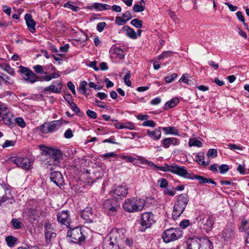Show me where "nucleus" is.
I'll return each mask as SVG.
<instances>
[{
  "mask_svg": "<svg viewBox=\"0 0 249 249\" xmlns=\"http://www.w3.org/2000/svg\"><path fill=\"white\" fill-rule=\"evenodd\" d=\"M189 220H184L180 222L179 223V226L183 229L186 228L189 224Z\"/></svg>",
  "mask_w": 249,
  "mask_h": 249,
  "instance_id": "61",
  "label": "nucleus"
},
{
  "mask_svg": "<svg viewBox=\"0 0 249 249\" xmlns=\"http://www.w3.org/2000/svg\"><path fill=\"white\" fill-rule=\"evenodd\" d=\"M62 88V84L61 81H57L49 86L44 89L43 93L45 94L52 93H59Z\"/></svg>",
  "mask_w": 249,
  "mask_h": 249,
  "instance_id": "12",
  "label": "nucleus"
},
{
  "mask_svg": "<svg viewBox=\"0 0 249 249\" xmlns=\"http://www.w3.org/2000/svg\"><path fill=\"white\" fill-rule=\"evenodd\" d=\"M13 162L19 167L28 170L30 167V160L26 157H15L12 160Z\"/></svg>",
  "mask_w": 249,
  "mask_h": 249,
  "instance_id": "13",
  "label": "nucleus"
},
{
  "mask_svg": "<svg viewBox=\"0 0 249 249\" xmlns=\"http://www.w3.org/2000/svg\"><path fill=\"white\" fill-rule=\"evenodd\" d=\"M178 77V74L176 73L171 74L170 76H166L164 80L167 83H170L174 81Z\"/></svg>",
  "mask_w": 249,
  "mask_h": 249,
  "instance_id": "43",
  "label": "nucleus"
},
{
  "mask_svg": "<svg viewBox=\"0 0 249 249\" xmlns=\"http://www.w3.org/2000/svg\"><path fill=\"white\" fill-rule=\"evenodd\" d=\"M33 69L38 74H44L45 72L44 71L43 67L41 65H36L33 67Z\"/></svg>",
  "mask_w": 249,
  "mask_h": 249,
  "instance_id": "46",
  "label": "nucleus"
},
{
  "mask_svg": "<svg viewBox=\"0 0 249 249\" xmlns=\"http://www.w3.org/2000/svg\"><path fill=\"white\" fill-rule=\"evenodd\" d=\"M215 217L212 215H210L206 222L204 224V229L207 232L210 231L213 228V225L215 221Z\"/></svg>",
  "mask_w": 249,
  "mask_h": 249,
  "instance_id": "28",
  "label": "nucleus"
},
{
  "mask_svg": "<svg viewBox=\"0 0 249 249\" xmlns=\"http://www.w3.org/2000/svg\"><path fill=\"white\" fill-rule=\"evenodd\" d=\"M127 189L123 186H118L111 192L110 194L116 199L124 197L127 194Z\"/></svg>",
  "mask_w": 249,
  "mask_h": 249,
  "instance_id": "14",
  "label": "nucleus"
},
{
  "mask_svg": "<svg viewBox=\"0 0 249 249\" xmlns=\"http://www.w3.org/2000/svg\"><path fill=\"white\" fill-rule=\"evenodd\" d=\"M123 129L127 128V129H129L130 130L134 129V127H135L134 124L130 122L123 123Z\"/></svg>",
  "mask_w": 249,
  "mask_h": 249,
  "instance_id": "51",
  "label": "nucleus"
},
{
  "mask_svg": "<svg viewBox=\"0 0 249 249\" xmlns=\"http://www.w3.org/2000/svg\"><path fill=\"white\" fill-rule=\"evenodd\" d=\"M4 112L5 113H3L2 115V120L4 124L11 128L15 126V123L14 122L15 118L14 115L9 110H6Z\"/></svg>",
  "mask_w": 249,
  "mask_h": 249,
  "instance_id": "17",
  "label": "nucleus"
},
{
  "mask_svg": "<svg viewBox=\"0 0 249 249\" xmlns=\"http://www.w3.org/2000/svg\"><path fill=\"white\" fill-rule=\"evenodd\" d=\"M126 21L123 18V17H117L115 19V22L119 25H122L126 23Z\"/></svg>",
  "mask_w": 249,
  "mask_h": 249,
  "instance_id": "52",
  "label": "nucleus"
},
{
  "mask_svg": "<svg viewBox=\"0 0 249 249\" xmlns=\"http://www.w3.org/2000/svg\"><path fill=\"white\" fill-rule=\"evenodd\" d=\"M81 216L83 219L88 222H91L93 221V215L90 208H86L81 212Z\"/></svg>",
  "mask_w": 249,
  "mask_h": 249,
  "instance_id": "23",
  "label": "nucleus"
},
{
  "mask_svg": "<svg viewBox=\"0 0 249 249\" xmlns=\"http://www.w3.org/2000/svg\"><path fill=\"white\" fill-rule=\"evenodd\" d=\"M173 173L177 174L178 176L186 178H191V174L189 173L187 170L185 168L184 166H180L174 164Z\"/></svg>",
  "mask_w": 249,
  "mask_h": 249,
  "instance_id": "16",
  "label": "nucleus"
},
{
  "mask_svg": "<svg viewBox=\"0 0 249 249\" xmlns=\"http://www.w3.org/2000/svg\"><path fill=\"white\" fill-rule=\"evenodd\" d=\"M164 169H162L163 171L165 172H170L173 173V170L174 168V164L171 165H166L165 167H163Z\"/></svg>",
  "mask_w": 249,
  "mask_h": 249,
  "instance_id": "62",
  "label": "nucleus"
},
{
  "mask_svg": "<svg viewBox=\"0 0 249 249\" xmlns=\"http://www.w3.org/2000/svg\"><path fill=\"white\" fill-rule=\"evenodd\" d=\"M189 201L188 196L185 194H182L178 196L172 213V216L174 219H177L184 212Z\"/></svg>",
  "mask_w": 249,
  "mask_h": 249,
  "instance_id": "3",
  "label": "nucleus"
},
{
  "mask_svg": "<svg viewBox=\"0 0 249 249\" xmlns=\"http://www.w3.org/2000/svg\"><path fill=\"white\" fill-rule=\"evenodd\" d=\"M122 17L126 21L130 19L132 17L131 13L129 11H126L123 15Z\"/></svg>",
  "mask_w": 249,
  "mask_h": 249,
  "instance_id": "59",
  "label": "nucleus"
},
{
  "mask_svg": "<svg viewBox=\"0 0 249 249\" xmlns=\"http://www.w3.org/2000/svg\"><path fill=\"white\" fill-rule=\"evenodd\" d=\"M87 115L91 118L96 119L97 117L96 113L91 110H88L86 112Z\"/></svg>",
  "mask_w": 249,
  "mask_h": 249,
  "instance_id": "55",
  "label": "nucleus"
},
{
  "mask_svg": "<svg viewBox=\"0 0 249 249\" xmlns=\"http://www.w3.org/2000/svg\"><path fill=\"white\" fill-rule=\"evenodd\" d=\"M154 222V216L152 213H143L140 219V226L139 227L138 231L141 232L144 231L147 229L150 228Z\"/></svg>",
  "mask_w": 249,
  "mask_h": 249,
  "instance_id": "7",
  "label": "nucleus"
},
{
  "mask_svg": "<svg viewBox=\"0 0 249 249\" xmlns=\"http://www.w3.org/2000/svg\"><path fill=\"white\" fill-rule=\"evenodd\" d=\"M111 51L112 54L119 59H122L124 56V52L120 47H114L111 48Z\"/></svg>",
  "mask_w": 249,
  "mask_h": 249,
  "instance_id": "33",
  "label": "nucleus"
},
{
  "mask_svg": "<svg viewBox=\"0 0 249 249\" xmlns=\"http://www.w3.org/2000/svg\"><path fill=\"white\" fill-rule=\"evenodd\" d=\"M11 224L15 229H20L23 225L18 218H13L11 221Z\"/></svg>",
  "mask_w": 249,
  "mask_h": 249,
  "instance_id": "35",
  "label": "nucleus"
},
{
  "mask_svg": "<svg viewBox=\"0 0 249 249\" xmlns=\"http://www.w3.org/2000/svg\"><path fill=\"white\" fill-rule=\"evenodd\" d=\"M106 5H105V4L103 3H95L93 6V7L99 10V11H102L104 10V8H105V6Z\"/></svg>",
  "mask_w": 249,
  "mask_h": 249,
  "instance_id": "53",
  "label": "nucleus"
},
{
  "mask_svg": "<svg viewBox=\"0 0 249 249\" xmlns=\"http://www.w3.org/2000/svg\"><path fill=\"white\" fill-rule=\"evenodd\" d=\"M2 9L5 14L8 16L10 15L11 13V9L10 7L6 5H3L2 6Z\"/></svg>",
  "mask_w": 249,
  "mask_h": 249,
  "instance_id": "63",
  "label": "nucleus"
},
{
  "mask_svg": "<svg viewBox=\"0 0 249 249\" xmlns=\"http://www.w3.org/2000/svg\"><path fill=\"white\" fill-rule=\"evenodd\" d=\"M182 237V231L179 228H170L163 232L162 238L166 243L176 241Z\"/></svg>",
  "mask_w": 249,
  "mask_h": 249,
  "instance_id": "5",
  "label": "nucleus"
},
{
  "mask_svg": "<svg viewBox=\"0 0 249 249\" xmlns=\"http://www.w3.org/2000/svg\"><path fill=\"white\" fill-rule=\"evenodd\" d=\"M56 70L55 67H52V71H54L52 73H48L47 72H45L44 74L45 75L40 76L41 77V81H50L53 79H55L57 78H58L60 76V74L57 72H55V71Z\"/></svg>",
  "mask_w": 249,
  "mask_h": 249,
  "instance_id": "22",
  "label": "nucleus"
},
{
  "mask_svg": "<svg viewBox=\"0 0 249 249\" xmlns=\"http://www.w3.org/2000/svg\"><path fill=\"white\" fill-rule=\"evenodd\" d=\"M15 144V142L13 141L6 140L2 145L3 148H5L9 146H13Z\"/></svg>",
  "mask_w": 249,
  "mask_h": 249,
  "instance_id": "58",
  "label": "nucleus"
},
{
  "mask_svg": "<svg viewBox=\"0 0 249 249\" xmlns=\"http://www.w3.org/2000/svg\"><path fill=\"white\" fill-rule=\"evenodd\" d=\"M191 179H196L198 180L200 184L210 183L215 185H216V183L213 179L211 178H206L198 175L194 176L193 177H191Z\"/></svg>",
  "mask_w": 249,
  "mask_h": 249,
  "instance_id": "27",
  "label": "nucleus"
},
{
  "mask_svg": "<svg viewBox=\"0 0 249 249\" xmlns=\"http://www.w3.org/2000/svg\"><path fill=\"white\" fill-rule=\"evenodd\" d=\"M11 197L10 191L5 184H0V206Z\"/></svg>",
  "mask_w": 249,
  "mask_h": 249,
  "instance_id": "15",
  "label": "nucleus"
},
{
  "mask_svg": "<svg viewBox=\"0 0 249 249\" xmlns=\"http://www.w3.org/2000/svg\"><path fill=\"white\" fill-rule=\"evenodd\" d=\"M133 10L135 12H141L144 10V6L140 4H134L133 6Z\"/></svg>",
  "mask_w": 249,
  "mask_h": 249,
  "instance_id": "49",
  "label": "nucleus"
},
{
  "mask_svg": "<svg viewBox=\"0 0 249 249\" xmlns=\"http://www.w3.org/2000/svg\"><path fill=\"white\" fill-rule=\"evenodd\" d=\"M161 127H159L158 128L155 129L154 130L150 131L148 130L147 131V134L148 136L155 140H158L161 137Z\"/></svg>",
  "mask_w": 249,
  "mask_h": 249,
  "instance_id": "26",
  "label": "nucleus"
},
{
  "mask_svg": "<svg viewBox=\"0 0 249 249\" xmlns=\"http://www.w3.org/2000/svg\"><path fill=\"white\" fill-rule=\"evenodd\" d=\"M142 125L154 127L155 126L156 124H155V122L152 120H147V121H144L142 123Z\"/></svg>",
  "mask_w": 249,
  "mask_h": 249,
  "instance_id": "54",
  "label": "nucleus"
},
{
  "mask_svg": "<svg viewBox=\"0 0 249 249\" xmlns=\"http://www.w3.org/2000/svg\"><path fill=\"white\" fill-rule=\"evenodd\" d=\"M161 145L164 148H168L170 146H177L179 144L180 141L174 137L166 138L162 140Z\"/></svg>",
  "mask_w": 249,
  "mask_h": 249,
  "instance_id": "19",
  "label": "nucleus"
},
{
  "mask_svg": "<svg viewBox=\"0 0 249 249\" xmlns=\"http://www.w3.org/2000/svg\"><path fill=\"white\" fill-rule=\"evenodd\" d=\"M158 183L161 188H165L168 185V182L165 178H162L158 180Z\"/></svg>",
  "mask_w": 249,
  "mask_h": 249,
  "instance_id": "50",
  "label": "nucleus"
},
{
  "mask_svg": "<svg viewBox=\"0 0 249 249\" xmlns=\"http://www.w3.org/2000/svg\"><path fill=\"white\" fill-rule=\"evenodd\" d=\"M87 85L88 83L86 81H83L81 82L79 87L80 92L86 96L89 95V92H87L88 90L86 88Z\"/></svg>",
  "mask_w": 249,
  "mask_h": 249,
  "instance_id": "34",
  "label": "nucleus"
},
{
  "mask_svg": "<svg viewBox=\"0 0 249 249\" xmlns=\"http://www.w3.org/2000/svg\"><path fill=\"white\" fill-rule=\"evenodd\" d=\"M56 216L57 221L59 224L65 225L68 228L70 227L71 218L68 210L59 211L57 212Z\"/></svg>",
  "mask_w": 249,
  "mask_h": 249,
  "instance_id": "11",
  "label": "nucleus"
},
{
  "mask_svg": "<svg viewBox=\"0 0 249 249\" xmlns=\"http://www.w3.org/2000/svg\"><path fill=\"white\" fill-rule=\"evenodd\" d=\"M71 108L74 111L76 114L79 116L82 117L84 115V113L80 110L77 106L74 103L71 102Z\"/></svg>",
  "mask_w": 249,
  "mask_h": 249,
  "instance_id": "37",
  "label": "nucleus"
},
{
  "mask_svg": "<svg viewBox=\"0 0 249 249\" xmlns=\"http://www.w3.org/2000/svg\"><path fill=\"white\" fill-rule=\"evenodd\" d=\"M118 233L112 232L107 235L103 241L104 249H120V239L117 238Z\"/></svg>",
  "mask_w": 249,
  "mask_h": 249,
  "instance_id": "4",
  "label": "nucleus"
},
{
  "mask_svg": "<svg viewBox=\"0 0 249 249\" xmlns=\"http://www.w3.org/2000/svg\"><path fill=\"white\" fill-rule=\"evenodd\" d=\"M95 103L97 104V106L101 108H106V105L103 102L100 101L98 99H95Z\"/></svg>",
  "mask_w": 249,
  "mask_h": 249,
  "instance_id": "64",
  "label": "nucleus"
},
{
  "mask_svg": "<svg viewBox=\"0 0 249 249\" xmlns=\"http://www.w3.org/2000/svg\"><path fill=\"white\" fill-rule=\"evenodd\" d=\"M18 71L23 79L28 83L34 84L37 81H41L40 76L36 75L28 68L21 66L19 67Z\"/></svg>",
  "mask_w": 249,
  "mask_h": 249,
  "instance_id": "6",
  "label": "nucleus"
},
{
  "mask_svg": "<svg viewBox=\"0 0 249 249\" xmlns=\"http://www.w3.org/2000/svg\"><path fill=\"white\" fill-rule=\"evenodd\" d=\"M25 20L29 30L33 33L35 31L36 23L33 19L32 17L30 14H26L25 15Z\"/></svg>",
  "mask_w": 249,
  "mask_h": 249,
  "instance_id": "24",
  "label": "nucleus"
},
{
  "mask_svg": "<svg viewBox=\"0 0 249 249\" xmlns=\"http://www.w3.org/2000/svg\"><path fill=\"white\" fill-rule=\"evenodd\" d=\"M161 129L166 135L172 134L179 136L178 130L174 126L163 127Z\"/></svg>",
  "mask_w": 249,
  "mask_h": 249,
  "instance_id": "31",
  "label": "nucleus"
},
{
  "mask_svg": "<svg viewBox=\"0 0 249 249\" xmlns=\"http://www.w3.org/2000/svg\"><path fill=\"white\" fill-rule=\"evenodd\" d=\"M219 170L220 174H224L229 171V168L227 164H222L219 167Z\"/></svg>",
  "mask_w": 249,
  "mask_h": 249,
  "instance_id": "48",
  "label": "nucleus"
},
{
  "mask_svg": "<svg viewBox=\"0 0 249 249\" xmlns=\"http://www.w3.org/2000/svg\"><path fill=\"white\" fill-rule=\"evenodd\" d=\"M208 158H214L217 156V152L215 149H210L207 154Z\"/></svg>",
  "mask_w": 249,
  "mask_h": 249,
  "instance_id": "44",
  "label": "nucleus"
},
{
  "mask_svg": "<svg viewBox=\"0 0 249 249\" xmlns=\"http://www.w3.org/2000/svg\"><path fill=\"white\" fill-rule=\"evenodd\" d=\"M67 86L69 89L71 90L73 94L75 95L76 91L75 90V86L74 84L71 82H69L67 84Z\"/></svg>",
  "mask_w": 249,
  "mask_h": 249,
  "instance_id": "60",
  "label": "nucleus"
},
{
  "mask_svg": "<svg viewBox=\"0 0 249 249\" xmlns=\"http://www.w3.org/2000/svg\"><path fill=\"white\" fill-rule=\"evenodd\" d=\"M178 102L179 100L178 98H174L166 102L165 105V108L173 107L177 105Z\"/></svg>",
  "mask_w": 249,
  "mask_h": 249,
  "instance_id": "36",
  "label": "nucleus"
},
{
  "mask_svg": "<svg viewBox=\"0 0 249 249\" xmlns=\"http://www.w3.org/2000/svg\"><path fill=\"white\" fill-rule=\"evenodd\" d=\"M131 24L137 28H141L142 27V21L138 18H135L132 20Z\"/></svg>",
  "mask_w": 249,
  "mask_h": 249,
  "instance_id": "41",
  "label": "nucleus"
},
{
  "mask_svg": "<svg viewBox=\"0 0 249 249\" xmlns=\"http://www.w3.org/2000/svg\"><path fill=\"white\" fill-rule=\"evenodd\" d=\"M67 236L71 237L72 239L71 242L75 243H81L85 240V236L82 231L81 228L78 227L69 230Z\"/></svg>",
  "mask_w": 249,
  "mask_h": 249,
  "instance_id": "9",
  "label": "nucleus"
},
{
  "mask_svg": "<svg viewBox=\"0 0 249 249\" xmlns=\"http://www.w3.org/2000/svg\"><path fill=\"white\" fill-rule=\"evenodd\" d=\"M55 233L54 232V230L53 228L52 225L49 223H46L45 225V235L47 240L50 239L52 237L55 236Z\"/></svg>",
  "mask_w": 249,
  "mask_h": 249,
  "instance_id": "25",
  "label": "nucleus"
},
{
  "mask_svg": "<svg viewBox=\"0 0 249 249\" xmlns=\"http://www.w3.org/2000/svg\"><path fill=\"white\" fill-rule=\"evenodd\" d=\"M220 236L225 240H230L234 236V229L231 227H226L222 231Z\"/></svg>",
  "mask_w": 249,
  "mask_h": 249,
  "instance_id": "21",
  "label": "nucleus"
},
{
  "mask_svg": "<svg viewBox=\"0 0 249 249\" xmlns=\"http://www.w3.org/2000/svg\"><path fill=\"white\" fill-rule=\"evenodd\" d=\"M14 122L15 124H17L21 128H24L26 126V123L23 119L21 117H17L15 119Z\"/></svg>",
  "mask_w": 249,
  "mask_h": 249,
  "instance_id": "40",
  "label": "nucleus"
},
{
  "mask_svg": "<svg viewBox=\"0 0 249 249\" xmlns=\"http://www.w3.org/2000/svg\"><path fill=\"white\" fill-rule=\"evenodd\" d=\"M50 178L52 182L57 186L63 185L64 179L62 174L58 171L53 172L50 174Z\"/></svg>",
  "mask_w": 249,
  "mask_h": 249,
  "instance_id": "18",
  "label": "nucleus"
},
{
  "mask_svg": "<svg viewBox=\"0 0 249 249\" xmlns=\"http://www.w3.org/2000/svg\"><path fill=\"white\" fill-rule=\"evenodd\" d=\"M204 153H199L196 156V161L197 163L201 165H203L206 166L209 164L210 160H207V161H205L204 160Z\"/></svg>",
  "mask_w": 249,
  "mask_h": 249,
  "instance_id": "32",
  "label": "nucleus"
},
{
  "mask_svg": "<svg viewBox=\"0 0 249 249\" xmlns=\"http://www.w3.org/2000/svg\"><path fill=\"white\" fill-rule=\"evenodd\" d=\"M64 136L66 139L71 138L73 136L72 130L70 128L67 129L64 133Z\"/></svg>",
  "mask_w": 249,
  "mask_h": 249,
  "instance_id": "56",
  "label": "nucleus"
},
{
  "mask_svg": "<svg viewBox=\"0 0 249 249\" xmlns=\"http://www.w3.org/2000/svg\"><path fill=\"white\" fill-rule=\"evenodd\" d=\"M106 23L105 22H101L98 23L97 25V30L99 32H102L103 31L104 28L106 26Z\"/></svg>",
  "mask_w": 249,
  "mask_h": 249,
  "instance_id": "57",
  "label": "nucleus"
},
{
  "mask_svg": "<svg viewBox=\"0 0 249 249\" xmlns=\"http://www.w3.org/2000/svg\"><path fill=\"white\" fill-rule=\"evenodd\" d=\"M5 240L9 247L14 246L16 242L17 241V239L12 236H8L6 237Z\"/></svg>",
  "mask_w": 249,
  "mask_h": 249,
  "instance_id": "39",
  "label": "nucleus"
},
{
  "mask_svg": "<svg viewBox=\"0 0 249 249\" xmlns=\"http://www.w3.org/2000/svg\"><path fill=\"white\" fill-rule=\"evenodd\" d=\"M62 124L60 120L53 121L45 123L40 127V130L43 133L53 132L56 131Z\"/></svg>",
  "mask_w": 249,
  "mask_h": 249,
  "instance_id": "10",
  "label": "nucleus"
},
{
  "mask_svg": "<svg viewBox=\"0 0 249 249\" xmlns=\"http://www.w3.org/2000/svg\"><path fill=\"white\" fill-rule=\"evenodd\" d=\"M64 7L72 10L73 11H77L79 9L78 7L75 6L70 2L68 1L65 3L64 5Z\"/></svg>",
  "mask_w": 249,
  "mask_h": 249,
  "instance_id": "45",
  "label": "nucleus"
},
{
  "mask_svg": "<svg viewBox=\"0 0 249 249\" xmlns=\"http://www.w3.org/2000/svg\"><path fill=\"white\" fill-rule=\"evenodd\" d=\"M47 153L51 159L54 160L53 164H57L58 160L60 159L62 156V153L60 151L53 148H51L48 150Z\"/></svg>",
  "mask_w": 249,
  "mask_h": 249,
  "instance_id": "20",
  "label": "nucleus"
},
{
  "mask_svg": "<svg viewBox=\"0 0 249 249\" xmlns=\"http://www.w3.org/2000/svg\"><path fill=\"white\" fill-rule=\"evenodd\" d=\"M103 208L108 214L114 215L120 207L119 202L116 199H108L104 201Z\"/></svg>",
  "mask_w": 249,
  "mask_h": 249,
  "instance_id": "8",
  "label": "nucleus"
},
{
  "mask_svg": "<svg viewBox=\"0 0 249 249\" xmlns=\"http://www.w3.org/2000/svg\"><path fill=\"white\" fill-rule=\"evenodd\" d=\"M0 80L1 82H3L6 85L13 84L14 83V81L11 78H9L8 76H0Z\"/></svg>",
  "mask_w": 249,
  "mask_h": 249,
  "instance_id": "42",
  "label": "nucleus"
},
{
  "mask_svg": "<svg viewBox=\"0 0 249 249\" xmlns=\"http://www.w3.org/2000/svg\"><path fill=\"white\" fill-rule=\"evenodd\" d=\"M131 77V74L129 71H128L124 77V82L125 84L128 86L130 87L131 86V83L129 80Z\"/></svg>",
  "mask_w": 249,
  "mask_h": 249,
  "instance_id": "47",
  "label": "nucleus"
},
{
  "mask_svg": "<svg viewBox=\"0 0 249 249\" xmlns=\"http://www.w3.org/2000/svg\"><path fill=\"white\" fill-rule=\"evenodd\" d=\"M122 30L125 32V35L132 39H136L137 35L135 31L127 26H124L123 27Z\"/></svg>",
  "mask_w": 249,
  "mask_h": 249,
  "instance_id": "30",
  "label": "nucleus"
},
{
  "mask_svg": "<svg viewBox=\"0 0 249 249\" xmlns=\"http://www.w3.org/2000/svg\"><path fill=\"white\" fill-rule=\"evenodd\" d=\"M144 206L145 202L143 199L134 197L126 199L123 204L124 209L130 213L141 211Z\"/></svg>",
  "mask_w": 249,
  "mask_h": 249,
  "instance_id": "2",
  "label": "nucleus"
},
{
  "mask_svg": "<svg viewBox=\"0 0 249 249\" xmlns=\"http://www.w3.org/2000/svg\"><path fill=\"white\" fill-rule=\"evenodd\" d=\"M188 145L190 147L196 146L200 147L202 146V143L200 141L195 139H190L188 142Z\"/></svg>",
  "mask_w": 249,
  "mask_h": 249,
  "instance_id": "38",
  "label": "nucleus"
},
{
  "mask_svg": "<svg viewBox=\"0 0 249 249\" xmlns=\"http://www.w3.org/2000/svg\"><path fill=\"white\" fill-rule=\"evenodd\" d=\"M42 211L38 209H32L30 211L29 217L31 220H38L39 216L41 214Z\"/></svg>",
  "mask_w": 249,
  "mask_h": 249,
  "instance_id": "29",
  "label": "nucleus"
},
{
  "mask_svg": "<svg viewBox=\"0 0 249 249\" xmlns=\"http://www.w3.org/2000/svg\"><path fill=\"white\" fill-rule=\"evenodd\" d=\"M211 241L207 238L196 237L189 238L186 241V249H212Z\"/></svg>",
  "mask_w": 249,
  "mask_h": 249,
  "instance_id": "1",
  "label": "nucleus"
}]
</instances>
